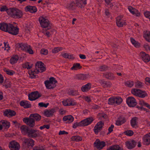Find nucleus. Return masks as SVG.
I'll use <instances>...</instances> for the list:
<instances>
[{
    "mask_svg": "<svg viewBox=\"0 0 150 150\" xmlns=\"http://www.w3.org/2000/svg\"><path fill=\"white\" fill-rule=\"evenodd\" d=\"M94 119L92 117H89L86 118L81 121L82 126H87L93 121Z\"/></svg>",
    "mask_w": 150,
    "mask_h": 150,
    "instance_id": "obj_13",
    "label": "nucleus"
},
{
    "mask_svg": "<svg viewBox=\"0 0 150 150\" xmlns=\"http://www.w3.org/2000/svg\"><path fill=\"white\" fill-rule=\"evenodd\" d=\"M116 19L117 25L118 27H122L125 25L126 22L123 19V16H118L116 18Z\"/></svg>",
    "mask_w": 150,
    "mask_h": 150,
    "instance_id": "obj_11",
    "label": "nucleus"
},
{
    "mask_svg": "<svg viewBox=\"0 0 150 150\" xmlns=\"http://www.w3.org/2000/svg\"><path fill=\"white\" fill-rule=\"evenodd\" d=\"M3 86H4L6 88L10 87L11 86L10 82L8 81H6Z\"/></svg>",
    "mask_w": 150,
    "mask_h": 150,
    "instance_id": "obj_57",
    "label": "nucleus"
},
{
    "mask_svg": "<svg viewBox=\"0 0 150 150\" xmlns=\"http://www.w3.org/2000/svg\"><path fill=\"white\" fill-rule=\"evenodd\" d=\"M39 21L42 27L44 28H47V30L51 28V26H50V22L46 17L41 16L39 18Z\"/></svg>",
    "mask_w": 150,
    "mask_h": 150,
    "instance_id": "obj_5",
    "label": "nucleus"
},
{
    "mask_svg": "<svg viewBox=\"0 0 150 150\" xmlns=\"http://www.w3.org/2000/svg\"><path fill=\"white\" fill-rule=\"evenodd\" d=\"M35 66L36 68H38V69H36L34 71L31 70L30 71H29V74L30 75L33 76H31L32 78H34L36 76L35 72L36 73L38 72H42L46 69L45 67L44 66V64L41 62H37L35 64Z\"/></svg>",
    "mask_w": 150,
    "mask_h": 150,
    "instance_id": "obj_2",
    "label": "nucleus"
},
{
    "mask_svg": "<svg viewBox=\"0 0 150 150\" xmlns=\"http://www.w3.org/2000/svg\"><path fill=\"white\" fill-rule=\"evenodd\" d=\"M143 47L146 51H150V46L148 44H145L144 45Z\"/></svg>",
    "mask_w": 150,
    "mask_h": 150,
    "instance_id": "obj_62",
    "label": "nucleus"
},
{
    "mask_svg": "<svg viewBox=\"0 0 150 150\" xmlns=\"http://www.w3.org/2000/svg\"><path fill=\"white\" fill-rule=\"evenodd\" d=\"M19 59L17 55L13 56L10 59V62L11 64H13L16 63Z\"/></svg>",
    "mask_w": 150,
    "mask_h": 150,
    "instance_id": "obj_32",
    "label": "nucleus"
},
{
    "mask_svg": "<svg viewBox=\"0 0 150 150\" xmlns=\"http://www.w3.org/2000/svg\"><path fill=\"white\" fill-rule=\"evenodd\" d=\"M103 76L106 78L110 79H113L115 78L112 74L109 72L104 73Z\"/></svg>",
    "mask_w": 150,
    "mask_h": 150,
    "instance_id": "obj_36",
    "label": "nucleus"
},
{
    "mask_svg": "<svg viewBox=\"0 0 150 150\" xmlns=\"http://www.w3.org/2000/svg\"><path fill=\"white\" fill-rule=\"evenodd\" d=\"M104 125V123L102 121H100L98 122L96 126L98 127H100V128L102 129Z\"/></svg>",
    "mask_w": 150,
    "mask_h": 150,
    "instance_id": "obj_58",
    "label": "nucleus"
},
{
    "mask_svg": "<svg viewBox=\"0 0 150 150\" xmlns=\"http://www.w3.org/2000/svg\"><path fill=\"white\" fill-rule=\"evenodd\" d=\"M126 120L124 117H120L118 120L116 121L115 124L118 126L121 125L126 122Z\"/></svg>",
    "mask_w": 150,
    "mask_h": 150,
    "instance_id": "obj_31",
    "label": "nucleus"
},
{
    "mask_svg": "<svg viewBox=\"0 0 150 150\" xmlns=\"http://www.w3.org/2000/svg\"><path fill=\"white\" fill-rule=\"evenodd\" d=\"M38 134L37 130L31 129H29L27 135L29 137L35 138L38 137Z\"/></svg>",
    "mask_w": 150,
    "mask_h": 150,
    "instance_id": "obj_15",
    "label": "nucleus"
},
{
    "mask_svg": "<svg viewBox=\"0 0 150 150\" xmlns=\"http://www.w3.org/2000/svg\"><path fill=\"white\" fill-rule=\"evenodd\" d=\"M101 129L100 128V127H98L95 126L94 127V131L95 134H98V132Z\"/></svg>",
    "mask_w": 150,
    "mask_h": 150,
    "instance_id": "obj_55",
    "label": "nucleus"
},
{
    "mask_svg": "<svg viewBox=\"0 0 150 150\" xmlns=\"http://www.w3.org/2000/svg\"><path fill=\"white\" fill-rule=\"evenodd\" d=\"M30 116L33 119L37 121L40 120L41 119V116L37 113L31 114Z\"/></svg>",
    "mask_w": 150,
    "mask_h": 150,
    "instance_id": "obj_37",
    "label": "nucleus"
},
{
    "mask_svg": "<svg viewBox=\"0 0 150 150\" xmlns=\"http://www.w3.org/2000/svg\"><path fill=\"white\" fill-rule=\"evenodd\" d=\"M20 105L24 108H28L31 107V105L27 101H22L20 102Z\"/></svg>",
    "mask_w": 150,
    "mask_h": 150,
    "instance_id": "obj_28",
    "label": "nucleus"
},
{
    "mask_svg": "<svg viewBox=\"0 0 150 150\" xmlns=\"http://www.w3.org/2000/svg\"><path fill=\"white\" fill-rule=\"evenodd\" d=\"M144 15L146 17L149 18L150 21V12L146 11L144 13Z\"/></svg>",
    "mask_w": 150,
    "mask_h": 150,
    "instance_id": "obj_64",
    "label": "nucleus"
},
{
    "mask_svg": "<svg viewBox=\"0 0 150 150\" xmlns=\"http://www.w3.org/2000/svg\"><path fill=\"white\" fill-rule=\"evenodd\" d=\"M78 126H82L81 122L79 123L76 122L74 124L73 126V127L75 128Z\"/></svg>",
    "mask_w": 150,
    "mask_h": 150,
    "instance_id": "obj_60",
    "label": "nucleus"
},
{
    "mask_svg": "<svg viewBox=\"0 0 150 150\" xmlns=\"http://www.w3.org/2000/svg\"><path fill=\"white\" fill-rule=\"evenodd\" d=\"M62 103L64 106L74 105L76 104V103H73L71 100L69 99H67L66 100H63L62 101Z\"/></svg>",
    "mask_w": 150,
    "mask_h": 150,
    "instance_id": "obj_24",
    "label": "nucleus"
},
{
    "mask_svg": "<svg viewBox=\"0 0 150 150\" xmlns=\"http://www.w3.org/2000/svg\"><path fill=\"white\" fill-rule=\"evenodd\" d=\"M142 139L144 144L147 145H149L150 144V133L144 135Z\"/></svg>",
    "mask_w": 150,
    "mask_h": 150,
    "instance_id": "obj_17",
    "label": "nucleus"
},
{
    "mask_svg": "<svg viewBox=\"0 0 150 150\" xmlns=\"http://www.w3.org/2000/svg\"><path fill=\"white\" fill-rule=\"evenodd\" d=\"M26 52H27L30 54H33V51L32 50L31 46L29 45L27 49L26 50Z\"/></svg>",
    "mask_w": 150,
    "mask_h": 150,
    "instance_id": "obj_53",
    "label": "nucleus"
},
{
    "mask_svg": "<svg viewBox=\"0 0 150 150\" xmlns=\"http://www.w3.org/2000/svg\"><path fill=\"white\" fill-rule=\"evenodd\" d=\"M106 145L105 143L103 141H100L98 139H96L94 143L95 147L98 150H100L103 149Z\"/></svg>",
    "mask_w": 150,
    "mask_h": 150,
    "instance_id": "obj_9",
    "label": "nucleus"
},
{
    "mask_svg": "<svg viewBox=\"0 0 150 150\" xmlns=\"http://www.w3.org/2000/svg\"><path fill=\"white\" fill-rule=\"evenodd\" d=\"M48 51L47 50L45 49L44 48L41 49L40 51V53L41 54L45 55H47L48 54Z\"/></svg>",
    "mask_w": 150,
    "mask_h": 150,
    "instance_id": "obj_52",
    "label": "nucleus"
},
{
    "mask_svg": "<svg viewBox=\"0 0 150 150\" xmlns=\"http://www.w3.org/2000/svg\"><path fill=\"white\" fill-rule=\"evenodd\" d=\"M21 132L24 135L27 134L29 131L28 127L25 125L22 126L20 128Z\"/></svg>",
    "mask_w": 150,
    "mask_h": 150,
    "instance_id": "obj_34",
    "label": "nucleus"
},
{
    "mask_svg": "<svg viewBox=\"0 0 150 150\" xmlns=\"http://www.w3.org/2000/svg\"><path fill=\"white\" fill-rule=\"evenodd\" d=\"M50 127V125H44L43 126L40 127V129H42L45 128H46L47 129H49Z\"/></svg>",
    "mask_w": 150,
    "mask_h": 150,
    "instance_id": "obj_63",
    "label": "nucleus"
},
{
    "mask_svg": "<svg viewBox=\"0 0 150 150\" xmlns=\"http://www.w3.org/2000/svg\"><path fill=\"white\" fill-rule=\"evenodd\" d=\"M0 123L1 124L2 127L5 128H8L9 127L10 124V123L6 120H2L0 121Z\"/></svg>",
    "mask_w": 150,
    "mask_h": 150,
    "instance_id": "obj_35",
    "label": "nucleus"
},
{
    "mask_svg": "<svg viewBox=\"0 0 150 150\" xmlns=\"http://www.w3.org/2000/svg\"><path fill=\"white\" fill-rule=\"evenodd\" d=\"M29 45L27 44H23L22 43H18L16 45V46L18 50H21L25 51H26Z\"/></svg>",
    "mask_w": 150,
    "mask_h": 150,
    "instance_id": "obj_19",
    "label": "nucleus"
},
{
    "mask_svg": "<svg viewBox=\"0 0 150 150\" xmlns=\"http://www.w3.org/2000/svg\"><path fill=\"white\" fill-rule=\"evenodd\" d=\"M108 67L105 65L100 66L99 67V69L100 71H106L108 69Z\"/></svg>",
    "mask_w": 150,
    "mask_h": 150,
    "instance_id": "obj_51",
    "label": "nucleus"
},
{
    "mask_svg": "<svg viewBox=\"0 0 150 150\" xmlns=\"http://www.w3.org/2000/svg\"><path fill=\"white\" fill-rule=\"evenodd\" d=\"M136 144V142L134 140L127 141L126 142V145L127 148L129 149L134 148Z\"/></svg>",
    "mask_w": 150,
    "mask_h": 150,
    "instance_id": "obj_20",
    "label": "nucleus"
},
{
    "mask_svg": "<svg viewBox=\"0 0 150 150\" xmlns=\"http://www.w3.org/2000/svg\"><path fill=\"white\" fill-rule=\"evenodd\" d=\"M125 134L127 135L131 136L133 134V132L131 130H127L124 132Z\"/></svg>",
    "mask_w": 150,
    "mask_h": 150,
    "instance_id": "obj_54",
    "label": "nucleus"
},
{
    "mask_svg": "<svg viewBox=\"0 0 150 150\" xmlns=\"http://www.w3.org/2000/svg\"><path fill=\"white\" fill-rule=\"evenodd\" d=\"M99 82L104 88H110L112 85L110 82L105 81L102 80L99 81Z\"/></svg>",
    "mask_w": 150,
    "mask_h": 150,
    "instance_id": "obj_27",
    "label": "nucleus"
},
{
    "mask_svg": "<svg viewBox=\"0 0 150 150\" xmlns=\"http://www.w3.org/2000/svg\"><path fill=\"white\" fill-rule=\"evenodd\" d=\"M76 3L74 1H72L68 4L67 8L69 10H74L76 9Z\"/></svg>",
    "mask_w": 150,
    "mask_h": 150,
    "instance_id": "obj_30",
    "label": "nucleus"
},
{
    "mask_svg": "<svg viewBox=\"0 0 150 150\" xmlns=\"http://www.w3.org/2000/svg\"><path fill=\"white\" fill-rule=\"evenodd\" d=\"M74 120V118L72 116L69 115L64 116L63 118V120L65 121H67V122L70 123L72 122Z\"/></svg>",
    "mask_w": 150,
    "mask_h": 150,
    "instance_id": "obj_29",
    "label": "nucleus"
},
{
    "mask_svg": "<svg viewBox=\"0 0 150 150\" xmlns=\"http://www.w3.org/2000/svg\"><path fill=\"white\" fill-rule=\"evenodd\" d=\"M137 118L135 117L132 119L131 121V124L133 127H137Z\"/></svg>",
    "mask_w": 150,
    "mask_h": 150,
    "instance_id": "obj_40",
    "label": "nucleus"
},
{
    "mask_svg": "<svg viewBox=\"0 0 150 150\" xmlns=\"http://www.w3.org/2000/svg\"><path fill=\"white\" fill-rule=\"evenodd\" d=\"M135 86L137 88H141L142 86V83L139 81H137L135 83Z\"/></svg>",
    "mask_w": 150,
    "mask_h": 150,
    "instance_id": "obj_56",
    "label": "nucleus"
},
{
    "mask_svg": "<svg viewBox=\"0 0 150 150\" xmlns=\"http://www.w3.org/2000/svg\"><path fill=\"white\" fill-rule=\"evenodd\" d=\"M122 101V98L120 97L112 96L108 99V104L109 105H112L115 103L117 105H119L121 103Z\"/></svg>",
    "mask_w": 150,
    "mask_h": 150,
    "instance_id": "obj_7",
    "label": "nucleus"
},
{
    "mask_svg": "<svg viewBox=\"0 0 150 150\" xmlns=\"http://www.w3.org/2000/svg\"><path fill=\"white\" fill-rule=\"evenodd\" d=\"M55 112L54 108L51 109L47 110L44 111V115L47 117H49L53 115V113Z\"/></svg>",
    "mask_w": 150,
    "mask_h": 150,
    "instance_id": "obj_23",
    "label": "nucleus"
},
{
    "mask_svg": "<svg viewBox=\"0 0 150 150\" xmlns=\"http://www.w3.org/2000/svg\"><path fill=\"white\" fill-rule=\"evenodd\" d=\"M0 46L1 47L2 49H4V50H6L8 51L10 47L8 45H7L6 43L4 42L3 44H1Z\"/></svg>",
    "mask_w": 150,
    "mask_h": 150,
    "instance_id": "obj_46",
    "label": "nucleus"
},
{
    "mask_svg": "<svg viewBox=\"0 0 150 150\" xmlns=\"http://www.w3.org/2000/svg\"><path fill=\"white\" fill-rule=\"evenodd\" d=\"M62 56L65 58H67L69 59H74V57H73V55H69L68 53H64L62 54Z\"/></svg>",
    "mask_w": 150,
    "mask_h": 150,
    "instance_id": "obj_45",
    "label": "nucleus"
},
{
    "mask_svg": "<svg viewBox=\"0 0 150 150\" xmlns=\"http://www.w3.org/2000/svg\"><path fill=\"white\" fill-rule=\"evenodd\" d=\"M49 103L45 104L41 102L39 103L38 105L40 107H47Z\"/></svg>",
    "mask_w": 150,
    "mask_h": 150,
    "instance_id": "obj_61",
    "label": "nucleus"
},
{
    "mask_svg": "<svg viewBox=\"0 0 150 150\" xmlns=\"http://www.w3.org/2000/svg\"><path fill=\"white\" fill-rule=\"evenodd\" d=\"M129 11L133 14L137 16H140V13L138 11L134 8H133L131 6H129L128 7Z\"/></svg>",
    "mask_w": 150,
    "mask_h": 150,
    "instance_id": "obj_25",
    "label": "nucleus"
},
{
    "mask_svg": "<svg viewBox=\"0 0 150 150\" xmlns=\"http://www.w3.org/2000/svg\"><path fill=\"white\" fill-rule=\"evenodd\" d=\"M7 12L8 15L16 18H21L23 15V13L21 11L15 8L8 9Z\"/></svg>",
    "mask_w": 150,
    "mask_h": 150,
    "instance_id": "obj_3",
    "label": "nucleus"
},
{
    "mask_svg": "<svg viewBox=\"0 0 150 150\" xmlns=\"http://www.w3.org/2000/svg\"><path fill=\"white\" fill-rule=\"evenodd\" d=\"M23 121L30 127H33L35 125V120L30 116L29 117L23 118Z\"/></svg>",
    "mask_w": 150,
    "mask_h": 150,
    "instance_id": "obj_10",
    "label": "nucleus"
},
{
    "mask_svg": "<svg viewBox=\"0 0 150 150\" xmlns=\"http://www.w3.org/2000/svg\"><path fill=\"white\" fill-rule=\"evenodd\" d=\"M123 149L120 147L118 145L112 146L107 149V150H123Z\"/></svg>",
    "mask_w": 150,
    "mask_h": 150,
    "instance_id": "obj_39",
    "label": "nucleus"
},
{
    "mask_svg": "<svg viewBox=\"0 0 150 150\" xmlns=\"http://www.w3.org/2000/svg\"><path fill=\"white\" fill-rule=\"evenodd\" d=\"M57 83V81L53 77H50L49 80H46L45 82V84L46 87L48 89H52L54 88L56 85L55 83Z\"/></svg>",
    "mask_w": 150,
    "mask_h": 150,
    "instance_id": "obj_6",
    "label": "nucleus"
},
{
    "mask_svg": "<svg viewBox=\"0 0 150 150\" xmlns=\"http://www.w3.org/2000/svg\"><path fill=\"white\" fill-rule=\"evenodd\" d=\"M91 84L88 83L87 84L83 86L81 88V91L83 92H87L89 91L91 88Z\"/></svg>",
    "mask_w": 150,
    "mask_h": 150,
    "instance_id": "obj_26",
    "label": "nucleus"
},
{
    "mask_svg": "<svg viewBox=\"0 0 150 150\" xmlns=\"http://www.w3.org/2000/svg\"><path fill=\"white\" fill-rule=\"evenodd\" d=\"M62 48L61 47H55L52 50V52L53 53H56L62 50Z\"/></svg>",
    "mask_w": 150,
    "mask_h": 150,
    "instance_id": "obj_47",
    "label": "nucleus"
},
{
    "mask_svg": "<svg viewBox=\"0 0 150 150\" xmlns=\"http://www.w3.org/2000/svg\"><path fill=\"white\" fill-rule=\"evenodd\" d=\"M143 36L147 41L150 42V32L149 31H144Z\"/></svg>",
    "mask_w": 150,
    "mask_h": 150,
    "instance_id": "obj_33",
    "label": "nucleus"
},
{
    "mask_svg": "<svg viewBox=\"0 0 150 150\" xmlns=\"http://www.w3.org/2000/svg\"><path fill=\"white\" fill-rule=\"evenodd\" d=\"M138 97L140 98H144L147 96V94L144 91H142L140 90V92L139 94Z\"/></svg>",
    "mask_w": 150,
    "mask_h": 150,
    "instance_id": "obj_48",
    "label": "nucleus"
},
{
    "mask_svg": "<svg viewBox=\"0 0 150 150\" xmlns=\"http://www.w3.org/2000/svg\"><path fill=\"white\" fill-rule=\"evenodd\" d=\"M25 10L26 11H29L31 13H33L36 12L37 9L35 6H28L25 7Z\"/></svg>",
    "mask_w": 150,
    "mask_h": 150,
    "instance_id": "obj_22",
    "label": "nucleus"
},
{
    "mask_svg": "<svg viewBox=\"0 0 150 150\" xmlns=\"http://www.w3.org/2000/svg\"><path fill=\"white\" fill-rule=\"evenodd\" d=\"M126 102L127 105L130 107H134L137 104L136 100L132 97H128L127 99Z\"/></svg>",
    "mask_w": 150,
    "mask_h": 150,
    "instance_id": "obj_12",
    "label": "nucleus"
},
{
    "mask_svg": "<svg viewBox=\"0 0 150 150\" xmlns=\"http://www.w3.org/2000/svg\"><path fill=\"white\" fill-rule=\"evenodd\" d=\"M4 114L5 116L10 117L15 115L16 113L14 111L10 110H6L4 112Z\"/></svg>",
    "mask_w": 150,
    "mask_h": 150,
    "instance_id": "obj_21",
    "label": "nucleus"
},
{
    "mask_svg": "<svg viewBox=\"0 0 150 150\" xmlns=\"http://www.w3.org/2000/svg\"><path fill=\"white\" fill-rule=\"evenodd\" d=\"M86 3V0H76V6L81 8L84 7Z\"/></svg>",
    "mask_w": 150,
    "mask_h": 150,
    "instance_id": "obj_18",
    "label": "nucleus"
},
{
    "mask_svg": "<svg viewBox=\"0 0 150 150\" xmlns=\"http://www.w3.org/2000/svg\"><path fill=\"white\" fill-rule=\"evenodd\" d=\"M140 55L142 60L145 62H147L150 61V57L148 54L144 52H142L140 53Z\"/></svg>",
    "mask_w": 150,
    "mask_h": 150,
    "instance_id": "obj_16",
    "label": "nucleus"
},
{
    "mask_svg": "<svg viewBox=\"0 0 150 150\" xmlns=\"http://www.w3.org/2000/svg\"><path fill=\"white\" fill-rule=\"evenodd\" d=\"M131 41L132 44L136 47H139L140 46V44L138 42L136 41L132 38H131Z\"/></svg>",
    "mask_w": 150,
    "mask_h": 150,
    "instance_id": "obj_41",
    "label": "nucleus"
},
{
    "mask_svg": "<svg viewBox=\"0 0 150 150\" xmlns=\"http://www.w3.org/2000/svg\"><path fill=\"white\" fill-rule=\"evenodd\" d=\"M8 147L10 150H19L20 148L19 143L15 140L11 141L9 143Z\"/></svg>",
    "mask_w": 150,
    "mask_h": 150,
    "instance_id": "obj_8",
    "label": "nucleus"
},
{
    "mask_svg": "<svg viewBox=\"0 0 150 150\" xmlns=\"http://www.w3.org/2000/svg\"><path fill=\"white\" fill-rule=\"evenodd\" d=\"M32 64H30L29 63L26 62L23 64V67L28 69H30L32 67Z\"/></svg>",
    "mask_w": 150,
    "mask_h": 150,
    "instance_id": "obj_50",
    "label": "nucleus"
},
{
    "mask_svg": "<svg viewBox=\"0 0 150 150\" xmlns=\"http://www.w3.org/2000/svg\"><path fill=\"white\" fill-rule=\"evenodd\" d=\"M140 92V90L136 88H133L131 90V93L134 95L138 96L139 95V94Z\"/></svg>",
    "mask_w": 150,
    "mask_h": 150,
    "instance_id": "obj_42",
    "label": "nucleus"
},
{
    "mask_svg": "<svg viewBox=\"0 0 150 150\" xmlns=\"http://www.w3.org/2000/svg\"><path fill=\"white\" fill-rule=\"evenodd\" d=\"M71 139L72 141L79 142L81 141L82 140V137L80 136H76L72 137Z\"/></svg>",
    "mask_w": 150,
    "mask_h": 150,
    "instance_id": "obj_44",
    "label": "nucleus"
},
{
    "mask_svg": "<svg viewBox=\"0 0 150 150\" xmlns=\"http://www.w3.org/2000/svg\"><path fill=\"white\" fill-rule=\"evenodd\" d=\"M112 0H105V3L107 5L110 6V7H111L113 6V5L111 3Z\"/></svg>",
    "mask_w": 150,
    "mask_h": 150,
    "instance_id": "obj_59",
    "label": "nucleus"
},
{
    "mask_svg": "<svg viewBox=\"0 0 150 150\" xmlns=\"http://www.w3.org/2000/svg\"><path fill=\"white\" fill-rule=\"evenodd\" d=\"M37 91L33 92L28 95V99L31 101L35 100L40 97Z\"/></svg>",
    "mask_w": 150,
    "mask_h": 150,
    "instance_id": "obj_14",
    "label": "nucleus"
},
{
    "mask_svg": "<svg viewBox=\"0 0 150 150\" xmlns=\"http://www.w3.org/2000/svg\"><path fill=\"white\" fill-rule=\"evenodd\" d=\"M81 68L82 67L80 66L79 63H76L73 65V66L71 68V69L72 70H76L77 69H81Z\"/></svg>",
    "mask_w": 150,
    "mask_h": 150,
    "instance_id": "obj_43",
    "label": "nucleus"
},
{
    "mask_svg": "<svg viewBox=\"0 0 150 150\" xmlns=\"http://www.w3.org/2000/svg\"><path fill=\"white\" fill-rule=\"evenodd\" d=\"M22 141V146L24 149L26 150H30L32 149L35 144L34 141L30 138H24Z\"/></svg>",
    "mask_w": 150,
    "mask_h": 150,
    "instance_id": "obj_4",
    "label": "nucleus"
},
{
    "mask_svg": "<svg viewBox=\"0 0 150 150\" xmlns=\"http://www.w3.org/2000/svg\"><path fill=\"white\" fill-rule=\"evenodd\" d=\"M125 85L129 87H131L134 85V82L132 81H127L125 82Z\"/></svg>",
    "mask_w": 150,
    "mask_h": 150,
    "instance_id": "obj_49",
    "label": "nucleus"
},
{
    "mask_svg": "<svg viewBox=\"0 0 150 150\" xmlns=\"http://www.w3.org/2000/svg\"><path fill=\"white\" fill-rule=\"evenodd\" d=\"M88 76V75H85L83 74H79L77 75L76 76V78L79 80H85Z\"/></svg>",
    "mask_w": 150,
    "mask_h": 150,
    "instance_id": "obj_38",
    "label": "nucleus"
},
{
    "mask_svg": "<svg viewBox=\"0 0 150 150\" xmlns=\"http://www.w3.org/2000/svg\"><path fill=\"white\" fill-rule=\"evenodd\" d=\"M0 29L13 35H17L19 30L17 27H15L11 24H8L5 23H0Z\"/></svg>",
    "mask_w": 150,
    "mask_h": 150,
    "instance_id": "obj_1",
    "label": "nucleus"
}]
</instances>
